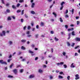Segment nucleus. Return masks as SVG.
Returning <instances> with one entry per match:
<instances>
[{"mask_svg": "<svg viewBox=\"0 0 80 80\" xmlns=\"http://www.w3.org/2000/svg\"><path fill=\"white\" fill-rule=\"evenodd\" d=\"M5 31H2V33H0V36L1 37H3V36H5Z\"/></svg>", "mask_w": 80, "mask_h": 80, "instance_id": "nucleus-1", "label": "nucleus"}, {"mask_svg": "<svg viewBox=\"0 0 80 80\" xmlns=\"http://www.w3.org/2000/svg\"><path fill=\"white\" fill-rule=\"evenodd\" d=\"M13 42L12 41H9L8 42V44L9 45H12L13 44Z\"/></svg>", "mask_w": 80, "mask_h": 80, "instance_id": "nucleus-2", "label": "nucleus"}, {"mask_svg": "<svg viewBox=\"0 0 80 80\" xmlns=\"http://www.w3.org/2000/svg\"><path fill=\"white\" fill-rule=\"evenodd\" d=\"M38 72L39 73H43V71L42 69H39L38 70Z\"/></svg>", "mask_w": 80, "mask_h": 80, "instance_id": "nucleus-3", "label": "nucleus"}, {"mask_svg": "<svg viewBox=\"0 0 80 80\" xmlns=\"http://www.w3.org/2000/svg\"><path fill=\"white\" fill-rule=\"evenodd\" d=\"M29 53H31L32 54V56H33V55H35V54H32V53H33V52L32 51L30 50H29Z\"/></svg>", "mask_w": 80, "mask_h": 80, "instance_id": "nucleus-4", "label": "nucleus"}, {"mask_svg": "<svg viewBox=\"0 0 80 80\" xmlns=\"http://www.w3.org/2000/svg\"><path fill=\"white\" fill-rule=\"evenodd\" d=\"M76 78H75V80H78V79H79L80 78H79V76L78 74H76L75 75Z\"/></svg>", "mask_w": 80, "mask_h": 80, "instance_id": "nucleus-5", "label": "nucleus"}, {"mask_svg": "<svg viewBox=\"0 0 80 80\" xmlns=\"http://www.w3.org/2000/svg\"><path fill=\"white\" fill-rule=\"evenodd\" d=\"M13 72L15 74H17V69H15L13 70Z\"/></svg>", "mask_w": 80, "mask_h": 80, "instance_id": "nucleus-6", "label": "nucleus"}, {"mask_svg": "<svg viewBox=\"0 0 80 80\" xmlns=\"http://www.w3.org/2000/svg\"><path fill=\"white\" fill-rule=\"evenodd\" d=\"M29 77L30 78H34V77H35V76L34 75L32 74L30 75Z\"/></svg>", "mask_w": 80, "mask_h": 80, "instance_id": "nucleus-7", "label": "nucleus"}, {"mask_svg": "<svg viewBox=\"0 0 80 80\" xmlns=\"http://www.w3.org/2000/svg\"><path fill=\"white\" fill-rule=\"evenodd\" d=\"M76 41H78V42H80V38H75Z\"/></svg>", "mask_w": 80, "mask_h": 80, "instance_id": "nucleus-8", "label": "nucleus"}, {"mask_svg": "<svg viewBox=\"0 0 80 80\" xmlns=\"http://www.w3.org/2000/svg\"><path fill=\"white\" fill-rule=\"evenodd\" d=\"M12 8L13 9H15V10H16L17 9V7H16L14 5H12Z\"/></svg>", "mask_w": 80, "mask_h": 80, "instance_id": "nucleus-9", "label": "nucleus"}, {"mask_svg": "<svg viewBox=\"0 0 80 80\" xmlns=\"http://www.w3.org/2000/svg\"><path fill=\"white\" fill-rule=\"evenodd\" d=\"M72 36H75V35H76V34H75V32L74 31H73L72 32Z\"/></svg>", "mask_w": 80, "mask_h": 80, "instance_id": "nucleus-10", "label": "nucleus"}, {"mask_svg": "<svg viewBox=\"0 0 80 80\" xmlns=\"http://www.w3.org/2000/svg\"><path fill=\"white\" fill-rule=\"evenodd\" d=\"M21 42L22 43H25V42H27V40H26L25 39V40L22 39L21 40Z\"/></svg>", "mask_w": 80, "mask_h": 80, "instance_id": "nucleus-11", "label": "nucleus"}, {"mask_svg": "<svg viewBox=\"0 0 80 80\" xmlns=\"http://www.w3.org/2000/svg\"><path fill=\"white\" fill-rule=\"evenodd\" d=\"M34 6H35V3H32L31 5V8H34Z\"/></svg>", "mask_w": 80, "mask_h": 80, "instance_id": "nucleus-12", "label": "nucleus"}, {"mask_svg": "<svg viewBox=\"0 0 80 80\" xmlns=\"http://www.w3.org/2000/svg\"><path fill=\"white\" fill-rule=\"evenodd\" d=\"M54 40H55V41L56 42H58V40H59V39L57 38V37H55L54 38Z\"/></svg>", "mask_w": 80, "mask_h": 80, "instance_id": "nucleus-13", "label": "nucleus"}, {"mask_svg": "<svg viewBox=\"0 0 80 80\" xmlns=\"http://www.w3.org/2000/svg\"><path fill=\"white\" fill-rule=\"evenodd\" d=\"M65 2L63 1L61 3V6H63V5H64V4H65Z\"/></svg>", "mask_w": 80, "mask_h": 80, "instance_id": "nucleus-14", "label": "nucleus"}, {"mask_svg": "<svg viewBox=\"0 0 80 80\" xmlns=\"http://www.w3.org/2000/svg\"><path fill=\"white\" fill-rule=\"evenodd\" d=\"M59 21H60V22H63V21L62 19V18H59Z\"/></svg>", "mask_w": 80, "mask_h": 80, "instance_id": "nucleus-15", "label": "nucleus"}, {"mask_svg": "<svg viewBox=\"0 0 80 80\" xmlns=\"http://www.w3.org/2000/svg\"><path fill=\"white\" fill-rule=\"evenodd\" d=\"M2 64H4V65H7V63L6 62L3 61L2 63Z\"/></svg>", "mask_w": 80, "mask_h": 80, "instance_id": "nucleus-16", "label": "nucleus"}, {"mask_svg": "<svg viewBox=\"0 0 80 80\" xmlns=\"http://www.w3.org/2000/svg\"><path fill=\"white\" fill-rule=\"evenodd\" d=\"M71 68H74V67H75V66L73 65V63H72L71 64Z\"/></svg>", "mask_w": 80, "mask_h": 80, "instance_id": "nucleus-17", "label": "nucleus"}, {"mask_svg": "<svg viewBox=\"0 0 80 80\" xmlns=\"http://www.w3.org/2000/svg\"><path fill=\"white\" fill-rule=\"evenodd\" d=\"M31 14H35V12L33 11H31Z\"/></svg>", "mask_w": 80, "mask_h": 80, "instance_id": "nucleus-18", "label": "nucleus"}, {"mask_svg": "<svg viewBox=\"0 0 80 80\" xmlns=\"http://www.w3.org/2000/svg\"><path fill=\"white\" fill-rule=\"evenodd\" d=\"M67 44L68 46V47H70V42H67Z\"/></svg>", "mask_w": 80, "mask_h": 80, "instance_id": "nucleus-19", "label": "nucleus"}, {"mask_svg": "<svg viewBox=\"0 0 80 80\" xmlns=\"http://www.w3.org/2000/svg\"><path fill=\"white\" fill-rule=\"evenodd\" d=\"M14 65V64H13V63H12L10 65V68H12V67H13V65Z\"/></svg>", "mask_w": 80, "mask_h": 80, "instance_id": "nucleus-20", "label": "nucleus"}, {"mask_svg": "<svg viewBox=\"0 0 80 80\" xmlns=\"http://www.w3.org/2000/svg\"><path fill=\"white\" fill-rule=\"evenodd\" d=\"M21 49L22 50H25L26 49V48H25L24 47H23V46H22V47H21Z\"/></svg>", "mask_w": 80, "mask_h": 80, "instance_id": "nucleus-21", "label": "nucleus"}, {"mask_svg": "<svg viewBox=\"0 0 80 80\" xmlns=\"http://www.w3.org/2000/svg\"><path fill=\"white\" fill-rule=\"evenodd\" d=\"M6 11H7V13H10V10L8 9H7L6 10Z\"/></svg>", "mask_w": 80, "mask_h": 80, "instance_id": "nucleus-22", "label": "nucleus"}, {"mask_svg": "<svg viewBox=\"0 0 80 80\" xmlns=\"http://www.w3.org/2000/svg\"><path fill=\"white\" fill-rule=\"evenodd\" d=\"M1 1L2 4H5V1H4V0H1Z\"/></svg>", "mask_w": 80, "mask_h": 80, "instance_id": "nucleus-23", "label": "nucleus"}, {"mask_svg": "<svg viewBox=\"0 0 80 80\" xmlns=\"http://www.w3.org/2000/svg\"><path fill=\"white\" fill-rule=\"evenodd\" d=\"M8 78H13V76L10 75H9L8 76Z\"/></svg>", "mask_w": 80, "mask_h": 80, "instance_id": "nucleus-24", "label": "nucleus"}, {"mask_svg": "<svg viewBox=\"0 0 80 80\" xmlns=\"http://www.w3.org/2000/svg\"><path fill=\"white\" fill-rule=\"evenodd\" d=\"M43 25H44V23L43 22H41L40 25L41 26V27H43Z\"/></svg>", "mask_w": 80, "mask_h": 80, "instance_id": "nucleus-25", "label": "nucleus"}, {"mask_svg": "<svg viewBox=\"0 0 80 80\" xmlns=\"http://www.w3.org/2000/svg\"><path fill=\"white\" fill-rule=\"evenodd\" d=\"M31 37H32V35H29V34H28L27 36V37H28V38H30Z\"/></svg>", "mask_w": 80, "mask_h": 80, "instance_id": "nucleus-26", "label": "nucleus"}, {"mask_svg": "<svg viewBox=\"0 0 80 80\" xmlns=\"http://www.w3.org/2000/svg\"><path fill=\"white\" fill-rule=\"evenodd\" d=\"M23 69H21L19 71V72L20 73H22L23 72Z\"/></svg>", "mask_w": 80, "mask_h": 80, "instance_id": "nucleus-27", "label": "nucleus"}, {"mask_svg": "<svg viewBox=\"0 0 80 80\" xmlns=\"http://www.w3.org/2000/svg\"><path fill=\"white\" fill-rule=\"evenodd\" d=\"M12 20L11 18H10V17H8V20Z\"/></svg>", "mask_w": 80, "mask_h": 80, "instance_id": "nucleus-28", "label": "nucleus"}, {"mask_svg": "<svg viewBox=\"0 0 80 80\" xmlns=\"http://www.w3.org/2000/svg\"><path fill=\"white\" fill-rule=\"evenodd\" d=\"M58 77L59 78H60V79L63 78V77H62V76H61V75L59 76Z\"/></svg>", "mask_w": 80, "mask_h": 80, "instance_id": "nucleus-29", "label": "nucleus"}, {"mask_svg": "<svg viewBox=\"0 0 80 80\" xmlns=\"http://www.w3.org/2000/svg\"><path fill=\"white\" fill-rule=\"evenodd\" d=\"M68 10L67 9L66 10V11L65 12H64V13L65 14H67V13H68Z\"/></svg>", "mask_w": 80, "mask_h": 80, "instance_id": "nucleus-30", "label": "nucleus"}, {"mask_svg": "<svg viewBox=\"0 0 80 80\" xmlns=\"http://www.w3.org/2000/svg\"><path fill=\"white\" fill-rule=\"evenodd\" d=\"M31 28V27L30 26H28V30H30Z\"/></svg>", "mask_w": 80, "mask_h": 80, "instance_id": "nucleus-31", "label": "nucleus"}, {"mask_svg": "<svg viewBox=\"0 0 80 80\" xmlns=\"http://www.w3.org/2000/svg\"><path fill=\"white\" fill-rule=\"evenodd\" d=\"M63 6H61V7L60 8V10H62V9H63Z\"/></svg>", "mask_w": 80, "mask_h": 80, "instance_id": "nucleus-32", "label": "nucleus"}, {"mask_svg": "<svg viewBox=\"0 0 80 80\" xmlns=\"http://www.w3.org/2000/svg\"><path fill=\"white\" fill-rule=\"evenodd\" d=\"M63 66L64 68H67V65H66V64H64L63 65Z\"/></svg>", "mask_w": 80, "mask_h": 80, "instance_id": "nucleus-33", "label": "nucleus"}, {"mask_svg": "<svg viewBox=\"0 0 80 80\" xmlns=\"http://www.w3.org/2000/svg\"><path fill=\"white\" fill-rule=\"evenodd\" d=\"M53 76H49V78L50 79H53Z\"/></svg>", "mask_w": 80, "mask_h": 80, "instance_id": "nucleus-34", "label": "nucleus"}, {"mask_svg": "<svg viewBox=\"0 0 80 80\" xmlns=\"http://www.w3.org/2000/svg\"><path fill=\"white\" fill-rule=\"evenodd\" d=\"M62 54L64 56H65V55H66V52H64L62 53Z\"/></svg>", "mask_w": 80, "mask_h": 80, "instance_id": "nucleus-35", "label": "nucleus"}, {"mask_svg": "<svg viewBox=\"0 0 80 80\" xmlns=\"http://www.w3.org/2000/svg\"><path fill=\"white\" fill-rule=\"evenodd\" d=\"M24 2V1H23V0H20L19 1V2L20 3H22V2Z\"/></svg>", "mask_w": 80, "mask_h": 80, "instance_id": "nucleus-36", "label": "nucleus"}, {"mask_svg": "<svg viewBox=\"0 0 80 80\" xmlns=\"http://www.w3.org/2000/svg\"><path fill=\"white\" fill-rule=\"evenodd\" d=\"M65 18H68V17H69V16H68V15L66 14L65 16Z\"/></svg>", "mask_w": 80, "mask_h": 80, "instance_id": "nucleus-37", "label": "nucleus"}, {"mask_svg": "<svg viewBox=\"0 0 80 80\" xmlns=\"http://www.w3.org/2000/svg\"><path fill=\"white\" fill-rule=\"evenodd\" d=\"M26 34H27L28 35H29V34H30V31H27L26 32Z\"/></svg>", "mask_w": 80, "mask_h": 80, "instance_id": "nucleus-38", "label": "nucleus"}, {"mask_svg": "<svg viewBox=\"0 0 80 80\" xmlns=\"http://www.w3.org/2000/svg\"><path fill=\"white\" fill-rule=\"evenodd\" d=\"M50 33L51 34H53L54 33V32L52 31H50Z\"/></svg>", "mask_w": 80, "mask_h": 80, "instance_id": "nucleus-39", "label": "nucleus"}, {"mask_svg": "<svg viewBox=\"0 0 80 80\" xmlns=\"http://www.w3.org/2000/svg\"><path fill=\"white\" fill-rule=\"evenodd\" d=\"M75 43H72V45H71V47H74V45H75Z\"/></svg>", "mask_w": 80, "mask_h": 80, "instance_id": "nucleus-40", "label": "nucleus"}, {"mask_svg": "<svg viewBox=\"0 0 80 80\" xmlns=\"http://www.w3.org/2000/svg\"><path fill=\"white\" fill-rule=\"evenodd\" d=\"M24 10H22V11L21 15H23V13H24Z\"/></svg>", "mask_w": 80, "mask_h": 80, "instance_id": "nucleus-41", "label": "nucleus"}, {"mask_svg": "<svg viewBox=\"0 0 80 80\" xmlns=\"http://www.w3.org/2000/svg\"><path fill=\"white\" fill-rule=\"evenodd\" d=\"M12 60V59H8V62L9 63H10V61H11Z\"/></svg>", "mask_w": 80, "mask_h": 80, "instance_id": "nucleus-42", "label": "nucleus"}, {"mask_svg": "<svg viewBox=\"0 0 80 80\" xmlns=\"http://www.w3.org/2000/svg\"><path fill=\"white\" fill-rule=\"evenodd\" d=\"M20 3L18 4L17 5V7H18V8L19 7V6H20Z\"/></svg>", "mask_w": 80, "mask_h": 80, "instance_id": "nucleus-43", "label": "nucleus"}, {"mask_svg": "<svg viewBox=\"0 0 80 80\" xmlns=\"http://www.w3.org/2000/svg\"><path fill=\"white\" fill-rule=\"evenodd\" d=\"M70 76H68L67 77V78L68 80H70Z\"/></svg>", "mask_w": 80, "mask_h": 80, "instance_id": "nucleus-44", "label": "nucleus"}, {"mask_svg": "<svg viewBox=\"0 0 80 80\" xmlns=\"http://www.w3.org/2000/svg\"><path fill=\"white\" fill-rule=\"evenodd\" d=\"M3 60H0V63H1L2 64V63H3Z\"/></svg>", "mask_w": 80, "mask_h": 80, "instance_id": "nucleus-45", "label": "nucleus"}, {"mask_svg": "<svg viewBox=\"0 0 80 80\" xmlns=\"http://www.w3.org/2000/svg\"><path fill=\"white\" fill-rule=\"evenodd\" d=\"M60 65H63V64H64V62H60Z\"/></svg>", "mask_w": 80, "mask_h": 80, "instance_id": "nucleus-46", "label": "nucleus"}, {"mask_svg": "<svg viewBox=\"0 0 80 80\" xmlns=\"http://www.w3.org/2000/svg\"><path fill=\"white\" fill-rule=\"evenodd\" d=\"M78 54L76 52L75 54V56H78Z\"/></svg>", "mask_w": 80, "mask_h": 80, "instance_id": "nucleus-47", "label": "nucleus"}, {"mask_svg": "<svg viewBox=\"0 0 80 80\" xmlns=\"http://www.w3.org/2000/svg\"><path fill=\"white\" fill-rule=\"evenodd\" d=\"M38 37V34H36L35 35V37L36 38H37Z\"/></svg>", "mask_w": 80, "mask_h": 80, "instance_id": "nucleus-48", "label": "nucleus"}, {"mask_svg": "<svg viewBox=\"0 0 80 80\" xmlns=\"http://www.w3.org/2000/svg\"><path fill=\"white\" fill-rule=\"evenodd\" d=\"M34 24V23H33V22H31V24L32 27H33V26Z\"/></svg>", "mask_w": 80, "mask_h": 80, "instance_id": "nucleus-49", "label": "nucleus"}, {"mask_svg": "<svg viewBox=\"0 0 80 80\" xmlns=\"http://www.w3.org/2000/svg\"><path fill=\"white\" fill-rule=\"evenodd\" d=\"M79 46H78L77 47H75L74 48L75 49H77V48H79Z\"/></svg>", "mask_w": 80, "mask_h": 80, "instance_id": "nucleus-50", "label": "nucleus"}, {"mask_svg": "<svg viewBox=\"0 0 80 80\" xmlns=\"http://www.w3.org/2000/svg\"><path fill=\"white\" fill-rule=\"evenodd\" d=\"M12 18H13V19H15V17L14 16H11Z\"/></svg>", "mask_w": 80, "mask_h": 80, "instance_id": "nucleus-51", "label": "nucleus"}, {"mask_svg": "<svg viewBox=\"0 0 80 80\" xmlns=\"http://www.w3.org/2000/svg\"><path fill=\"white\" fill-rule=\"evenodd\" d=\"M21 12L20 10H18L17 11V13H20Z\"/></svg>", "mask_w": 80, "mask_h": 80, "instance_id": "nucleus-52", "label": "nucleus"}, {"mask_svg": "<svg viewBox=\"0 0 80 80\" xmlns=\"http://www.w3.org/2000/svg\"><path fill=\"white\" fill-rule=\"evenodd\" d=\"M80 24V22L79 21H77V25H78L79 24Z\"/></svg>", "mask_w": 80, "mask_h": 80, "instance_id": "nucleus-53", "label": "nucleus"}, {"mask_svg": "<svg viewBox=\"0 0 80 80\" xmlns=\"http://www.w3.org/2000/svg\"><path fill=\"white\" fill-rule=\"evenodd\" d=\"M31 47H32V48H34L35 47V45H34V44H32L31 45Z\"/></svg>", "mask_w": 80, "mask_h": 80, "instance_id": "nucleus-54", "label": "nucleus"}, {"mask_svg": "<svg viewBox=\"0 0 80 80\" xmlns=\"http://www.w3.org/2000/svg\"><path fill=\"white\" fill-rule=\"evenodd\" d=\"M20 54H22V52H19V53H18V55H20Z\"/></svg>", "mask_w": 80, "mask_h": 80, "instance_id": "nucleus-55", "label": "nucleus"}, {"mask_svg": "<svg viewBox=\"0 0 80 80\" xmlns=\"http://www.w3.org/2000/svg\"><path fill=\"white\" fill-rule=\"evenodd\" d=\"M26 28H27V27L26 26H25L23 28V29L24 30H25V29H26Z\"/></svg>", "mask_w": 80, "mask_h": 80, "instance_id": "nucleus-56", "label": "nucleus"}, {"mask_svg": "<svg viewBox=\"0 0 80 80\" xmlns=\"http://www.w3.org/2000/svg\"><path fill=\"white\" fill-rule=\"evenodd\" d=\"M76 20H78V18H79V17L76 16Z\"/></svg>", "mask_w": 80, "mask_h": 80, "instance_id": "nucleus-57", "label": "nucleus"}, {"mask_svg": "<svg viewBox=\"0 0 80 80\" xmlns=\"http://www.w3.org/2000/svg\"><path fill=\"white\" fill-rule=\"evenodd\" d=\"M65 27L66 29H67V28H68V26H67V25H65Z\"/></svg>", "mask_w": 80, "mask_h": 80, "instance_id": "nucleus-58", "label": "nucleus"}, {"mask_svg": "<svg viewBox=\"0 0 80 80\" xmlns=\"http://www.w3.org/2000/svg\"><path fill=\"white\" fill-rule=\"evenodd\" d=\"M74 12V9H73L72 10V14H73Z\"/></svg>", "mask_w": 80, "mask_h": 80, "instance_id": "nucleus-59", "label": "nucleus"}, {"mask_svg": "<svg viewBox=\"0 0 80 80\" xmlns=\"http://www.w3.org/2000/svg\"><path fill=\"white\" fill-rule=\"evenodd\" d=\"M25 17H26V18H28V16L27 15V14H25Z\"/></svg>", "mask_w": 80, "mask_h": 80, "instance_id": "nucleus-60", "label": "nucleus"}, {"mask_svg": "<svg viewBox=\"0 0 80 80\" xmlns=\"http://www.w3.org/2000/svg\"><path fill=\"white\" fill-rule=\"evenodd\" d=\"M36 28L38 29V28H39V27L38 26V25H37L36 26Z\"/></svg>", "mask_w": 80, "mask_h": 80, "instance_id": "nucleus-61", "label": "nucleus"}, {"mask_svg": "<svg viewBox=\"0 0 80 80\" xmlns=\"http://www.w3.org/2000/svg\"><path fill=\"white\" fill-rule=\"evenodd\" d=\"M21 22H22V23L23 22V19H21Z\"/></svg>", "mask_w": 80, "mask_h": 80, "instance_id": "nucleus-62", "label": "nucleus"}, {"mask_svg": "<svg viewBox=\"0 0 80 80\" xmlns=\"http://www.w3.org/2000/svg\"><path fill=\"white\" fill-rule=\"evenodd\" d=\"M57 65L58 66H59L60 65V63H57Z\"/></svg>", "mask_w": 80, "mask_h": 80, "instance_id": "nucleus-63", "label": "nucleus"}, {"mask_svg": "<svg viewBox=\"0 0 80 80\" xmlns=\"http://www.w3.org/2000/svg\"><path fill=\"white\" fill-rule=\"evenodd\" d=\"M61 34L62 35H65V33H64V32H62Z\"/></svg>", "mask_w": 80, "mask_h": 80, "instance_id": "nucleus-64", "label": "nucleus"}]
</instances>
